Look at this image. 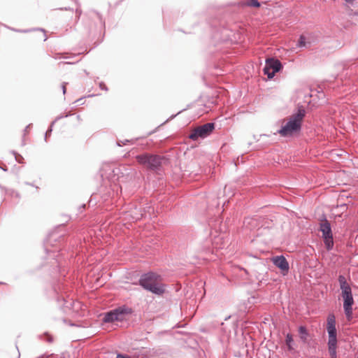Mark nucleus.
<instances>
[{"mask_svg":"<svg viewBox=\"0 0 358 358\" xmlns=\"http://www.w3.org/2000/svg\"><path fill=\"white\" fill-rule=\"evenodd\" d=\"M304 116V109L299 108L297 113L291 115L286 123L282 126L278 133L282 136H291L298 133L301 129Z\"/></svg>","mask_w":358,"mask_h":358,"instance_id":"obj_1","label":"nucleus"},{"mask_svg":"<svg viewBox=\"0 0 358 358\" xmlns=\"http://www.w3.org/2000/svg\"><path fill=\"white\" fill-rule=\"evenodd\" d=\"M338 281L342 292L341 295L343 299L344 311L348 320H350L352 318V305L354 303L351 287L344 276L340 275Z\"/></svg>","mask_w":358,"mask_h":358,"instance_id":"obj_2","label":"nucleus"},{"mask_svg":"<svg viewBox=\"0 0 358 358\" xmlns=\"http://www.w3.org/2000/svg\"><path fill=\"white\" fill-rule=\"evenodd\" d=\"M140 284L145 289L157 294L164 292V286L161 282V277L155 273H151L143 276L140 280Z\"/></svg>","mask_w":358,"mask_h":358,"instance_id":"obj_3","label":"nucleus"},{"mask_svg":"<svg viewBox=\"0 0 358 358\" xmlns=\"http://www.w3.org/2000/svg\"><path fill=\"white\" fill-rule=\"evenodd\" d=\"M138 162L148 169H156L162 162V158L157 155H141L136 157Z\"/></svg>","mask_w":358,"mask_h":358,"instance_id":"obj_4","label":"nucleus"},{"mask_svg":"<svg viewBox=\"0 0 358 358\" xmlns=\"http://www.w3.org/2000/svg\"><path fill=\"white\" fill-rule=\"evenodd\" d=\"M320 231L322 233V238L326 248L330 250L334 246L333 235L329 222L324 220L320 223Z\"/></svg>","mask_w":358,"mask_h":358,"instance_id":"obj_5","label":"nucleus"},{"mask_svg":"<svg viewBox=\"0 0 358 358\" xmlns=\"http://www.w3.org/2000/svg\"><path fill=\"white\" fill-rule=\"evenodd\" d=\"M282 67V64L278 59L269 58L266 60L264 72L268 78L271 79L273 78L277 72L281 70Z\"/></svg>","mask_w":358,"mask_h":358,"instance_id":"obj_6","label":"nucleus"},{"mask_svg":"<svg viewBox=\"0 0 358 358\" xmlns=\"http://www.w3.org/2000/svg\"><path fill=\"white\" fill-rule=\"evenodd\" d=\"M214 124L213 123H207L203 125L199 126L192 131L189 134V138L196 141L199 138H206L213 131Z\"/></svg>","mask_w":358,"mask_h":358,"instance_id":"obj_7","label":"nucleus"},{"mask_svg":"<svg viewBox=\"0 0 358 358\" xmlns=\"http://www.w3.org/2000/svg\"><path fill=\"white\" fill-rule=\"evenodd\" d=\"M129 313V311L127 308L120 307L106 313L103 320L105 322L122 321L124 319L125 315Z\"/></svg>","mask_w":358,"mask_h":358,"instance_id":"obj_8","label":"nucleus"},{"mask_svg":"<svg viewBox=\"0 0 358 358\" xmlns=\"http://www.w3.org/2000/svg\"><path fill=\"white\" fill-rule=\"evenodd\" d=\"M327 330L329 334L328 344L331 345V349L334 348V345L337 344L336 338V318L332 314L327 317Z\"/></svg>","mask_w":358,"mask_h":358,"instance_id":"obj_9","label":"nucleus"},{"mask_svg":"<svg viewBox=\"0 0 358 358\" xmlns=\"http://www.w3.org/2000/svg\"><path fill=\"white\" fill-rule=\"evenodd\" d=\"M273 263L285 274L289 270V264L283 256L274 257L272 259Z\"/></svg>","mask_w":358,"mask_h":358,"instance_id":"obj_10","label":"nucleus"},{"mask_svg":"<svg viewBox=\"0 0 358 358\" xmlns=\"http://www.w3.org/2000/svg\"><path fill=\"white\" fill-rule=\"evenodd\" d=\"M226 235L223 233L219 234L217 236H214L212 241V245L213 248L219 249L222 248L224 245V240Z\"/></svg>","mask_w":358,"mask_h":358,"instance_id":"obj_11","label":"nucleus"},{"mask_svg":"<svg viewBox=\"0 0 358 358\" xmlns=\"http://www.w3.org/2000/svg\"><path fill=\"white\" fill-rule=\"evenodd\" d=\"M329 345V352L331 355V358H336V344L334 345V348L331 349V345L328 344Z\"/></svg>","mask_w":358,"mask_h":358,"instance_id":"obj_12","label":"nucleus"},{"mask_svg":"<svg viewBox=\"0 0 358 358\" xmlns=\"http://www.w3.org/2000/svg\"><path fill=\"white\" fill-rule=\"evenodd\" d=\"M285 341H286V345H287L288 348L289 350L292 349V343L293 342V338L291 334H288L287 335Z\"/></svg>","mask_w":358,"mask_h":358,"instance_id":"obj_13","label":"nucleus"},{"mask_svg":"<svg viewBox=\"0 0 358 358\" xmlns=\"http://www.w3.org/2000/svg\"><path fill=\"white\" fill-rule=\"evenodd\" d=\"M299 334L301 335V338L305 341L306 339L307 336V331L306 328L303 327H301L299 328Z\"/></svg>","mask_w":358,"mask_h":358,"instance_id":"obj_14","label":"nucleus"},{"mask_svg":"<svg viewBox=\"0 0 358 358\" xmlns=\"http://www.w3.org/2000/svg\"><path fill=\"white\" fill-rule=\"evenodd\" d=\"M248 5L253 7H259V3L257 0H250L248 1Z\"/></svg>","mask_w":358,"mask_h":358,"instance_id":"obj_15","label":"nucleus"},{"mask_svg":"<svg viewBox=\"0 0 358 358\" xmlns=\"http://www.w3.org/2000/svg\"><path fill=\"white\" fill-rule=\"evenodd\" d=\"M298 43H299V47H303L305 46V37L301 36L298 41Z\"/></svg>","mask_w":358,"mask_h":358,"instance_id":"obj_16","label":"nucleus"},{"mask_svg":"<svg viewBox=\"0 0 358 358\" xmlns=\"http://www.w3.org/2000/svg\"><path fill=\"white\" fill-rule=\"evenodd\" d=\"M66 83H64L62 85V90H63V93L65 94L66 93Z\"/></svg>","mask_w":358,"mask_h":358,"instance_id":"obj_17","label":"nucleus"},{"mask_svg":"<svg viewBox=\"0 0 358 358\" xmlns=\"http://www.w3.org/2000/svg\"><path fill=\"white\" fill-rule=\"evenodd\" d=\"M116 358H131V357H129L128 356H124V355H119L117 356Z\"/></svg>","mask_w":358,"mask_h":358,"instance_id":"obj_18","label":"nucleus"},{"mask_svg":"<svg viewBox=\"0 0 358 358\" xmlns=\"http://www.w3.org/2000/svg\"><path fill=\"white\" fill-rule=\"evenodd\" d=\"M134 219H135L136 220H138V219H139V217H136V218H134Z\"/></svg>","mask_w":358,"mask_h":358,"instance_id":"obj_19","label":"nucleus"},{"mask_svg":"<svg viewBox=\"0 0 358 358\" xmlns=\"http://www.w3.org/2000/svg\"><path fill=\"white\" fill-rule=\"evenodd\" d=\"M357 358H358V357H357Z\"/></svg>","mask_w":358,"mask_h":358,"instance_id":"obj_20","label":"nucleus"}]
</instances>
